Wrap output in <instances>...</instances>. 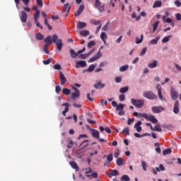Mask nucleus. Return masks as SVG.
<instances>
[{
    "instance_id": "58",
    "label": "nucleus",
    "mask_w": 181,
    "mask_h": 181,
    "mask_svg": "<svg viewBox=\"0 0 181 181\" xmlns=\"http://www.w3.org/2000/svg\"><path fill=\"white\" fill-rule=\"evenodd\" d=\"M50 63H52V60L50 59L43 61V64H45V66H47V64H50Z\"/></svg>"
},
{
    "instance_id": "27",
    "label": "nucleus",
    "mask_w": 181,
    "mask_h": 181,
    "mask_svg": "<svg viewBox=\"0 0 181 181\" xmlns=\"http://www.w3.org/2000/svg\"><path fill=\"white\" fill-rule=\"evenodd\" d=\"M81 36H84V37H86V36H88L90 35V31L87 30H81L80 33Z\"/></svg>"
},
{
    "instance_id": "26",
    "label": "nucleus",
    "mask_w": 181,
    "mask_h": 181,
    "mask_svg": "<svg viewBox=\"0 0 181 181\" xmlns=\"http://www.w3.org/2000/svg\"><path fill=\"white\" fill-rule=\"evenodd\" d=\"M70 53L71 57H72V59H76L77 56H78V52H76V51H74L73 49H70Z\"/></svg>"
},
{
    "instance_id": "5",
    "label": "nucleus",
    "mask_w": 181,
    "mask_h": 181,
    "mask_svg": "<svg viewBox=\"0 0 181 181\" xmlns=\"http://www.w3.org/2000/svg\"><path fill=\"white\" fill-rule=\"evenodd\" d=\"M94 7L98 9L99 12H104L105 11V5L101 6V1L100 0H95Z\"/></svg>"
},
{
    "instance_id": "33",
    "label": "nucleus",
    "mask_w": 181,
    "mask_h": 181,
    "mask_svg": "<svg viewBox=\"0 0 181 181\" xmlns=\"http://www.w3.org/2000/svg\"><path fill=\"white\" fill-rule=\"evenodd\" d=\"M62 93L64 95H70L71 90L67 88H64L62 89Z\"/></svg>"
},
{
    "instance_id": "12",
    "label": "nucleus",
    "mask_w": 181,
    "mask_h": 181,
    "mask_svg": "<svg viewBox=\"0 0 181 181\" xmlns=\"http://www.w3.org/2000/svg\"><path fill=\"white\" fill-rule=\"evenodd\" d=\"M59 78L61 81V86H64L67 82V78H66L64 74H63L62 71H59Z\"/></svg>"
},
{
    "instance_id": "10",
    "label": "nucleus",
    "mask_w": 181,
    "mask_h": 181,
    "mask_svg": "<svg viewBox=\"0 0 181 181\" xmlns=\"http://www.w3.org/2000/svg\"><path fill=\"white\" fill-rule=\"evenodd\" d=\"M22 2H23L25 6H28L29 5V2H30V0H21ZM14 2L16 4V6L17 9H19V4H21V0H14Z\"/></svg>"
},
{
    "instance_id": "32",
    "label": "nucleus",
    "mask_w": 181,
    "mask_h": 181,
    "mask_svg": "<svg viewBox=\"0 0 181 181\" xmlns=\"http://www.w3.org/2000/svg\"><path fill=\"white\" fill-rule=\"evenodd\" d=\"M125 107L124 104L119 103L116 107V111H122Z\"/></svg>"
},
{
    "instance_id": "2",
    "label": "nucleus",
    "mask_w": 181,
    "mask_h": 181,
    "mask_svg": "<svg viewBox=\"0 0 181 181\" xmlns=\"http://www.w3.org/2000/svg\"><path fill=\"white\" fill-rule=\"evenodd\" d=\"M139 115L142 118H145L147 119V121H150V122H152V124H158V119L155 117V116L152 115H148L146 113H139Z\"/></svg>"
},
{
    "instance_id": "15",
    "label": "nucleus",
    "mask_w": 181,
    "mask_h": 181,
    "mask_svg": "<svg viewBox=\"0 0 181 181\" xmlns=\"http://www.w3.org/2000/svg\"><path fill=\"white\" fill-rule=\"evenodd\" d=\"M84 5L81 4L76 12L74 13L75 16H80L81 13H83V11H84Z\"/></svg>"
},
{
    "instance_id": "28",
    "label": "nucleus",
    "mask_w": 181,
    "mask_h": 181,
    "mask_svg": "<svg viewBox=\"0 0 181 181\" xmlns=\"http://www.w3.org/2000/svg\"><path fill=\"white\" fill-rule=\"evenodd\" d=\"M129 90V87L125 86L119 89V93H121V94H125V93H128Z\"/></svg>"
},
{
    "instance_id": "30",
    "label": "nucleus",
    "mask_w": 181,
    "mask_h": 181,
    "mask_svg": "<svg viewBox=\"0 0 181 181\" xmlns=\"http://www.w3.org/2000/svg\"><path fill=\"white\" fill-rule=\"evenodd\" d=\"M160 23V22L158 21L153 24V33H155V32H156V29H158V26H159Z\"/></svg>"
},
{
    "instance_id": "49",
    "label": "nucleus",
    "mask_w": 181,
    "mask_h": 181,
    "mask_svg": "<svg viewBox=\"0 0 181 181\" xmlns=\"http://www.w3.org/2000/svg\"><path fill=\"white\" fill-rule=\"evenodd\" d=\"M159 40L158 37H156V39H153L151 40V41L150 42V45H158V42Z\"/></svg>"
},
{
    "instance_id": "62",
    "label": "nucleus",
    "mask_w": 181,
    "mask_h": 181,
    "mask_svg": "<svg viewBox=\"0 0 181 181\" xmlns=\"http://www.w3.org/2000/svg\"><path fill=\"white\" fill-rule=\"evenodd\" d=\"M79 57H80V59H86V58H87L88 57H87V54H81L80 55H79Z\"/></svg>"
},
{
    "instance_id": "42",
    "label": "nucleus",
    "mask_w": 181,
    "mask_h": 181,
    "mask_svg": "<svg viewBox=\"0 0 181 181\" xmlns=\"http://www.w3.org/2000/svg\"><path fill=\"white\" fill-rule=\"evenodd\" d=\"M143 40H144V35H141V39H139V37L136 38V45H139L140 43H142Z\"/></svg>"
},
{
    "instance_id": "39",
    "label": "nucleus",
    "mask_w": 181,
    "mask_h": 181,
    "mask_svg": "<svg viewBox=\"0 0 181 181\" xmlns=\"http://www.w3.org/2000/svg\"><path fill=\"white\" fill-rule=\"evenodd\" d=\"M170 153H172V149L170 148H166L163 151V156H166V155H169Z\"/></svg>"
},
{
    "instance_id": "50",
    "label": "nucleus",
    "mask_w": 181,
    "mask_h": 181,
    "mask_svg": "<svg viewBox=\"0 0 181 181\" xmlns=\"http://www.w3.org/2000/svg\"><path fill=\"white\" fill-rule=\"evenodd\" d=\"M122 134H125L126 135H129V127H126L122 130Z\"/></svg>"
},
{
    "instance_id": "22",
    "label": "nucleus",
    "mask_w": 181,
    "mask_h": 181,
    "mask_svg": "<svg viewBox=\"0 0 181 181\" xmlns=\"http://www.w3.org/2000/svg\"><path fill=\"white\" fill-rule=\"evenodd\" d=\"M91 135L95 139H100V132L98 130L93 129Z\"/></svg>"
},
{
    "instance_id": "59",
    "label": "nucleus",
    "mask_w": 181,
    "mask_h": 181,
    "mask_svg": "<svg viewBox=\"0 0 181 181\" xmlns=\"http://www.w3.org/2000/svg\"><path fill=\"white\" fill-rule=\"evenodd\" d=\"M36 2L38 6H43V0H37Z\"/></svg>"
},
{
    "instance_id": "19",
    "label": "nucleus",
    "mask_w": 181,
    "mask_h": 181,
    "mask_svg": "<svg viewBox=\"0 0 181 181\" xmlns=\"http://www.w3.org/2000/svg\"><path fill=\"white\" fill-rule=\"evenodd\" d=\"M87 26V23L86 22H81V21H78L76 24V28L78 29H84Z\"/></svg>"
},
{
    "instance_id": "25",
    "label": "nucleus",
    "mask_w": 181,
    "mask_h": 181,
    "mask_svg": "<svg viewBox=\"0 0 181 181\" xmlns=\"http://www.w3.org/2000/svg\"><path fill=\"white\" fill-rule=\"evenodd\" d=\"M108 177H112V176H117L118 175V170H111L110 173L106 174Z\"/></svg>"
},
{
    "instance_id": "48",
    "label": "nucleus",
    "mask_w": 181,
    "mask_h": 181,
    "mask_svg": "<svg viewBox=\"0 0 181 181\" xmlns=\"http://www.w3.org/2000/svg\"><path fill=\"white\" fill-rule=\"evenodd\" d=\"M55 92L57 93V94H60V93L62 92V87H60L59 85L56 86Z\"/></svg>"
},
{
    "instance_id": "13",
    "label": "nucleus",
    "mask_w": 181,
    "mask_h": 181,
    "mask_svg": "<svg viewBox=\"0 0 181 181\" xmlns=\"http://www.w3.org/2000/svg\"><path fill=\"white\" fill-rule=\"evenodd\" d=\"M170 95L172 100H176L177 99L178 93L176 90H175V88H173V87L170 88Z\"/></svg>"
},
{
    "instance_id": "1",
    "label": "nucleus",
    "mask_w": 181,
    "mask_h": 181,
    "mask_svg": "<svg viewBox=\"0 0 181 181\" xmlns=\"http://www.w3.org/2000/svg\"><path fill=\"white\" fill-rule=\"evenodd\" d=\"M44 42L45 43H47V42H50V43H55L58 50L62 52V48L63 47V40L62 39H59L57 34L53 35L52 38L50 35H48L46 38H45Z\"/></svg>"
},
{
    "instance_id": "46",
    "label": "nucleus",
    "mask_w": 181,
    "mask_h": 181,
    "mask_svg": "<svg viewBox=\"0 0 181 181\" xmlns=\"http://www.w3.org/2000/svg\"><path fill=\"white\" fill-rule=\"evenodd\" d=\"M129 176H128L127 175H122V177H121V181H129Z\"/></svg>"
},
{
    "instance_id": "14",
    "label": "nucleus",
    "mask_w": 181,
    "mask_h": 181,
    "mask_svg": "<svg viewBox=\"0 0 181 181\" xmlns=\"http://www.w3.org/2000/svg\"><path fill=\"white\" fill-rule=\"evenodd\" d=\"M70 9H71V7L70 6V4L69 3H66L64 6V10L63 12H67V13L65 15V16H69V13H70Z\"/></svg>"
},
{
    "instance_id": "55",
    "label": "nucleus",
    "mask_w": 181,
    "mask_h": 181,
    "mask_svg": "<svg viewBox=\"0 0 181 181\" xmlns=\"http://www.w3.org/2000/svg\"><path fill=\"white\" fill-rule=\"evenodd\" d=\"M148 49V48L146 47H145L141 52H140V56H145V53H146V50Z\"/></svg>"
},
{
    "instance_id": "45",
    "label": "nucleus",
    "mask_w": 181,
    "mask_h": 181,
    "mask_svg": "<svg viewBox=\"0 0 181 181\" xmlns=\"http://www.w3.org/2000/svg\"><path fill=\"white\" fill-rule=\"evenodd\" d=\"M90 23L93 25H95V26H97V25H100V23H101V21H96L95 19H92L90 20Z\"/></svg>"
},
{
    "instance_id": "44",
    "label": "nucleus",
    "mask_w": 181,
    "mask_h": 181,
    "mask_svg": "<svg viewBox=\"0 0 181 181\" xmlns=\"http://www.w3.org/2000/svg\"><path fill=\"white\" fill-rule=\"evenodd\" d=\"M67 142H68V144L66 146H67L68 149L73 148V140H71V139L67 140Z\"/></svg>"
},
{
    "instance_id": "47",
    "label": "nucleus",
    "mask_w": 181,
    "mask_h": 181,
    "mask_svg": "<svg viewBox=\"0 0 181 181\" xmlns=\"http://www.w3.org/2000/svg\"><path fill=\"white\" fill-rule=\"evenodd\" d=\"M93 46H95V42L94 40L90 41L88 43V49H91V47H93Z\"/></svg>"
},
{
    "instance_id": "41",
    "label": "nucleus",
    "mask_w": 181,
    "mask_h": 181,
    "mask_svg": "<svg viewBox=\"0 0 181 181\" xmlns=\"http://www.w3.org/2000/svg\"><path fill=\"white\" fill-rule=\"evenodd\" d=\"M48 48H49V44L45 43L44 46V52L46 53V54H49L50 53Z\"/></svg>"
},
{
    "instance_id": "21",
    "label": "nucleus",
    "mask_w": 181,
    "mask_h": 181,
    "mask_svg": "<svg viewBox=\"0 0 181 181\" xmlns=\"http://www.w3.org/2000/svg\"><path fill=\"white\" fill-rule=\"evenodd\" d=\"M69 165L73 168V169H75L76 172H78L80 170V168H78V165H77V163L75 161H70Z\"/></svg>"
},
{
    "instance_id": "40",
    "label": "nucleus",
    "mask_w": 181,
    "mask_h": 181,
    "mask_svg": "<svg viewBox=\"0 0 181 181\" xmlns=\"http://www.w3.org/2000/svg\"><path fill=\"white\" fill-rule=\"evenodd\" d=\"M170 37H172V35H168V36L164 37L162 40V42L168 43V42H169V40H170Z\"/></svg>"
},
{
    "instance_id": "61",
    "label": "nucleus",
    "mask_w": 181,
    "mask_h": 181,
    "mask_svg": "<svg viewBox=\"0 0 181 181\" xmlns=\"http://www.w3.org/2000/svg\"><path fill=\"white\" fill-rule=\"evenodd\" d=\"M135 121V118L129 119L127 121V125H131Z\"/></svg>"
},
{
    "instance_id": "36",
    "label": "nucleus",
    "mask_w": 181,
    "mask_h": 181,
    "mask_svg": "<svg viewBox=\"0 0 181 181\" xmlns=\"http://www.w3.org/2000/svg\"><path fill=\"white\" fill-rule=\"evenodd\" d=\"M40 16V11H37L34 14V21L35 22H37V19H39V17Z\"/></svg>"
},
{
    "instance_id": "53",
    "label": "nucleus",
    "mask_w": 181,
    "mask_h": 181,
    "mask_svg": "<svg viewBox=\"0 0 181 181\" xmlns=\"http://www.w3.org/2000/svg\"><path fill=\"white\" fill-rule=\"evenodd\" d=\"M53 69L54 70H62V66H60L59 64H57L53 66Z\"/></svg>"
},
{
    "instance_id": "7",
    "label": "nucleus",
    "mask_w": 181,
    "mask_h": 181,
    "mask_svg": "<svg viewBox=\"0 0 181 181\" xmlns=\"http://www.w3.org/2000/svg\"><path fill=\"white\" fill-rule=\"evenodd\" d=\"M20 19L23 23H26V22H28V13H26L25 11H21Z\"/></svg>"
},
{
    "instance_id": "63",
    "label": "nucleus",
    "mask_w": 181,
    "mask_h": 181,
    "mask_svg": "<svg viewBox=\"0 0 181 181\" xmlns=\"http://www.w3.org/2000/svg\"><path fill=\"white\" fill-rule=\"evenodd\" d=\"M100 103L102 104V105H107V104H108V102L107 100L105 101L104 99H101Z\"/></svg>"
},
{
    "instance_id": "54",
    "label": "nucleus",
    "mask_w": 181,
    "mask_h": 181,
    "mask_svg": "<svg viewBox=\"0 0 181 181\" xmlns=\"http://www.w3.org/2000/svg\"><path fill=\"white\" fill-rule=\"evenodd\" d=\"M174 4H175V6H177V8H180V6H181V2H180V1H179V0H175V1H174Z\"/></svg>"
},
{
    "instance_id": "6",
    "label": "nucleus",
    "mask_w": 181,
    "mask_h": 181,
    "mask_svg": "<svg viewBox=\"0 0 181 181\" xmlns=\"http://www.w3.org/2000/svg\"><path fill=\"white\" fill-rule=\"evenodd\" d=\"M72 89L75 91V93H71L72 99L74 100V98H78L80 97V90L76 88V86H73Z\"/></svg>"
},
{
    "instance_id": "57",
    "label": "nucleus",
    "mask_w": 181,
    "mask_h": 181,
    "mask_svg": "<svg viewBox=\"0 0 181 181\" xmlns=\"http://www.w3.org/2000/svg\"><path fill=\"white\" fill-rule=\"evenodd\" d=\"M119 101H125V95L122 94L119 95Z\"/></svg>"
},
{
    "instance_id": "64",
    "label": "nucleus",
    "mask_w": 181,
    "mask_h": 181,
    "mask_svg": "<svg viewBox=\"0 0 181 181\" xmlns=\"http://www.w3.org/2000/svg\"><path fill=\"white\" fill-rule=\"evenodd\" d=\"M175 18L177 21H181V14L180 13L175 14Z\"/></svg>"
},
{
    "instance_id": "16",
    "label": "nucleus",
    "mask_w": 181,
    "mask_h": 181,
    "mask_svg": "<svg viewBox=\"0 0 181 181\" xmlns=\"http://www.w3.org/2000/svg\"><path fill=\"white\" fill-rule=\"evenodd\" d=\"M179 105H180V103L179 100H176L175 104H174V107H173V112L174 114H179Z\"/></svg>"
},
{
    "instance_id": "24",
    "label": "nucleus",
    "mask_w": 181,
    "mask_h": 181,
    "mask_svg": "<svg viewBox=\"0 0 181 181\" xmlns=\"http://www.w3.org/2000/svg\"><path fill=\"white\" fill-rule=\"evenodd\" d=\"M95 67H97V66H95V64H91L88 69L83 70V73H86V71H88V73H92V71H94Z\"/></svg>"
},
{
    "instance_id": "35",
    "label": "nucleus",
    "mask_w": 181,
    "mask_h": 181,
    "mask_svg": "<svg viewBox=\"0 0 181 181\" xmlns=\"http://www.w3.org/2000/svg\"><path fill=\"white\" fill-rule=\"evenodd\" d=\"M100 39H102L104 43H107V41H105V39H107V34L105 33H101Z\"/></svg>"
},
{
    "instance_id": "34",
    "label": "nucleus",
    "mask_w": 181,
    "mask_h": 181,
    "mask_svg": "<svg viewBox=\"0 0 181 181\" xmlns=\"http://www.w3.org/2000/svg\"><path fill=\"white\" fill-rule=\"evenodd\" d=\"M62 107H65V109L64 111H65V112H69V107H70V103H65L62 104Z\"/></svg>"
},
{
    "instance_id": "56",
    "label": "nucleus",
    "mask_w": 181,
    "mask_h": 181,
    "mask_svg": "<svg viewBox=\"0 0 181 181\" xmlns=\"http://www.w3.org/2000/svg\"><path fill=\"white\" fill-rule=\"evenodd\" d=\"M141 166L143 168V169L145 170V172H146V162L145 161H141Z\"/></svg>"
},
{
    "instance_id": "37",
    "label": "nucleus",
    "mask_w": 181,
    "mask_h": 181,
    "mask_svg": "<svg viewBox=\"0 0 181 181\" xmlns=\"http://www.w3.org/2000/svg\"><path fill=\"white\" fill-rule=\"evenodd\" d=\"M134 136H135L136 138H142L143 136H147V135L151 136V134H149V133L144 134H142V135L141 136V134H138V133H134Z\"/></svg>"
},
{
    "instance_id": "29",
    "label": "nucleus",
    "mask_w": 181,
    "mask_h": 181,
    "mask_svg": "<svg viewBox=\"0 0 181 181\" xmlns=\"http://www.w3.org/2000/svg\"><path fill=\"white\" fill-rule=\"evenodd\" d=\"M160 6H162V1H155L154 4L153 5V9H155L156 8H160Z\"/></svg>"
},
{
    "instance_id": "17",
    "label": "nucleus",
    "mask_w": 181,
    "mask_h": 181,
    "mask_svg": "<svg viewBox=\"0 0 181 181\" xmlns=\"http://www.w3.org/2000/svg\"><path fill=\"white\" fill-rule=\"evenodd\" d=\"M93 87L94 88H96V90H100L101 88H104V87H105V83H103L101 81H99L96 84H94Z\"/></svg>"
},
{
    "instance_id": "4",
    "label": "nucleus",
    "mask_w": 181,
    "mask_h": 181,
    "mask_svg": "<svg viewBox=\"0 0 181 181\" xmlns=\"http://www.w3.org/2000/svg\"><path fill=\"white\" fill-rule=\"evenodd\" d=\"M143 96L148 100H156L158 98V95H155L152 91H144Z\"/></svg>"
},
{
    "instance_id": "3",
    "label": "nucleus",
    "mask_w": 181,
    "mask_h": 181,
    "mask_svg": "<svg viewBox=\"0 0 181 181\" xmlns=\"http://www.w3.org/2000/svg\"><path fill=\"white\" fill-rule=\"evenodd\" d=\"M131 103L132 105H134L136 108H142L145 104V101H144V100H136L134 98L131 99Z\"/></svg>"
},
{
    "instance_id": "8",
    "label": "nucleus",
    "mask_w": 181,
    "mask_h": 181,
    "mask_svg": "<svg viewBox=\"0 0 181 181\" xmlns=\"http://www.w3.org/2000/svg\"><path fill=\"white\" fill-rule=\"evenodd\" d=\"M102 56H103V54H101L99 49L98 52L94 57H93L88 60V63H93V62H95L98 60V59H101Z\"/></svg>"
},
{
    "instance_id": "23",
    "label": "nucleus",
    "mask_w": 181,
    "mask_h": 181,
    "mask_svg": "<svg viewBox=\"0 0 181 181\" xmlns=\"http://www.w3.org/2000/svg\"><path fill=\"white\" fill-rule=\"evenodd\" d=\"M151 131H156L157 132H162V127H160V124H157L155 125V127H151Z\"/></svg>"
},
{
    "instance_id": "18",
    "label": "nucleus",
    "mask_w": 181,
    "mask_h": 181,
    "mask_svg": "<svg viewBox=\"0 0 181 181\" xmlns=\"http://www.w3.org/2000/svg\"><path fill=\"white\" fill-rule=\"evenodd\" d=\"M148 69H156V67H158V60H153V62L148 64Z\"/></svg>"
},
{
    "instance_id": "11",
    "label": "nucleus",
    "mask_w": 181,
    "mask_h": 181,
    "mask_svg": "<svg viewBox=\"0 0 181 181\" xmlns=\"http://www.w3.org/2000/svg\"><path fill=\"white\" fill-rule=\"evenodd\" d=\"M76 65L75 67L76 69H80V67H86V66H87V62L86 61H83V60H79L78 62H76Z\"/></svg>"
},
{
    "instance_id": "60",
    "label": "nucleus",
    "mask_w": 181,
    "mask_h": 181,
    "mask_svg": "<svg viewBox=\"0 0 181 181\" xmlns=\"http://www.w3.org/2000/svg\"><path fill=\"white\" fill-rule=\"evenodd\" d=\"M116 83H121L122 81V78L121 76H117L115 78Z\"/></svg>"
},
{
    "instance_id": "9",
    "label": "nucleus",
    "mask_w": 181,
    "mask_h": 181,
    "mask_svg": "<svg viewBox=\"0 0 181 181\" xmlns=\"http://www.w3.org/2000/svg\"><path fill=\"white\" fill-rule=\"evenodd\" d=\"M151 110L155 114H159L161 111H165V107L160 106H154L151 108Z\"/></svg>"
},
{
    "instance_id": "52",
    "label": "nucleus",
    "mask_w": 181,
    "mask_h": 181,
    "mask_svg": "<svg viewBox=\"0 0 181 181\" xmlns=\"http://www.w3.org/2000/svg\"><path fill=\"white\" fill-rule=\"evenodd\" d=\"M158 98H160L161 101H163V96L162 95V90H160V89L158 90Z\"/></svg>"
},
{
    "instance_id": "20",
    "label": "nucleus",
    "mask_w": 181,
    "mask_h": 181,
    "mask_svg": "<svg viewBox=\"0 0 181 181\" xmlns=\"http://www.w3.org/2000/svg\"><path fill=\"white\" fill-rule=\"evenodd\" d=\"M142 125V122L141 121H139L137 123H136L134 124V127L137 132H141V131H142V127H141Z\"/></svg>"
},
{
    "instance_id": "43",
    "label": "nucleus",
    "mask_w": 181,
    "mask_h": 181,
    "mask_svg": "<svg viewBox=\"0 0 181 181\" xmlns=\"http://www.w3.org/2000/svg\"><path fill=\"white\" fill-rule=\"evenodd\" d=\"M128 69H129V66L124 65L119 68V71H127V70H128Z\"/></svg>"
},
{
    "instance_id": "51",
    "label": "nucleus",
    "mask_w": 181,
    "mask_h": 181,
    "mask_svg": "<svg viewBox=\"0 0 181 181\" xmlns=\"http://www.w3.org/2000/svg\"><path fill=\"white\" fill-rule=\"evenodd\" d=\"M113 159H114V158L112 157V153L109 154L107 157V160H108L109 163H111V162H112Z\"/></svg>"
},
{
    "instance_id": "31",
    "label": "nucleus",
    "mask_w": 181,
    "mask_h": 181,
    "mask_svg": "<svg viewBox=\"0 0 181 181\" xmlns=\"http://www.w3.org/2000/svg\"><path fill=\"white\" fill-rule=\"evenodd\" d=\"M117 166H122L124 165V159L122 158H118L116 161Z\"/></svg>"
},
{
    "instance_id": "38",
    "label": "nucleus",
    "mask_w": 181,
    "mask_h": 181,
    "mask_svg": "<svg viewBox=\"0 0 181 181\" xmlns=\"http://www.w3.org/2000/svg\"><path fill=\"white\" fill-rule=\"evenodd\" d=\"M35 37L37 40H43L45 36L42 33L35 34Z\"/></svg>"
}]
</instances>
